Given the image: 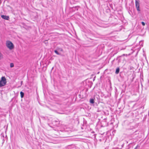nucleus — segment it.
Segmentation results:
<instances>
[{
    "mask_svg": "<svg viewBox=\"0 0 149 149\" xmlns=\"http://www.w3.org/2000/svg\"><path fill=\"white\" fill-rule=\"evenodd\" d=\"M1 17L2 19L6 20H8L9 19V17L8 16H7L5 15H2L1 16Z\"/></svg>",
    "mask_w": 149,
    "mask_h": 149,
    "instance_id": "obj_3",
    "label": "nucleus"
},
{
    "mask_svg": "<svg viewBox=\"0 0 149 149\" xmlns=\"http://www.w3.org/2000/svg\"><path fill=\"white\" fill-rule=\"evenodd\" d=\"M119 71H120V68L119 67H118L116 69L115 73L116 74H118L119 73Z\"/></svg>",
    "mask_w": 149,
    "mask_h": 149,
    "instance_id": "obj_6",
    "label": "nucleus"
},
{
    "mask_svg": "<svg viewBox=\"0 0 149 149\" xmlns=\"http://www.w3.org/2000/svg\"><path fill=\"white\" fill-rule=\"evenodd\" d=\"M102 140H103V139H99V141L101 142V141H102Z\"/></svg>",
    "mask_w": 149,
    "mask_h": 149,
    "instance_id": "obj_17",
    "label": "nucleus"
},
{
    "mask_svg": "<svg viewBox=\"0 0 149 149\" xmlns=\"http://www.w3.org/2000/svg\"><path fill=\"white\" fill-rule=\"evenodd\" d=\"M20 96L22 98L24 96V93L22 91L20 92Z\"/></svg>",
    "mask_w": 149,
    "mask_h": 149,
    "instance_id": "obj_7",
    "label": "nucleus"
},
{
    "mask_svg": "<svg viewBox=\"0 0 149 149\" xmlns=\"http://www.w3.org/2000/svg\"><path fill=\"white\" fill-rule=\"evenodd\" d=\"M60 50L61 51H63V49H61Z\"/></svg>",
    "mask_w": 149,
    "mask_h": 149,
    "instance_id": "obj_18",
    "label": "nucleus"
},
{
    "mask_svg": "<svg viewBox=\"0 0 149 149\" xmlns=\"http://www.w3.org/2000/svg\"><path fill=\"white\" fill-rule=\"evenodd\" d=\"M54 52L57 55H60L61 54L57 50H55Z\"/></svg>",
    "mask_w": 149,
    "mask_h": 149,
    "instance_id": "obj_12",
    "label": "nucleus"
},
{
    "mask_svg": "<svg viewBox=\"0 0 149 149\" xmlns=\"http://www.w3.org/2000/svg\"><path fill=\"white\" fill-rule=\"evenodd\" d=\"M22 81L21 82V83H22Z\"/></svg>",
    "mask_w": 149,
    "mask_h": 149,
    "instance_id": "obj_21",
    "label": "nucleus"
},
{
    "mask_svg": "<svg viewBox=\"0 0 149 149\" xmlns=\"http://www.w3.org/2000/svg\"><path fill=\"white\" fill-rule=\"evenodd\" d=\"M78 7H79V6H75V7H73L72 8V10L74 11L75 10H78V8H77Z\"/></svg>",
    "mask_w": 149,
    "mask_h": 149,
    "instance_id": "obj_8",
    "label": "nucleus"
},
{
    "mask_svg": "<svg viewBox=\"0 0 149 149\" xmlns=\"http://www.w3.org/2000/svg\"><path fill=\"white\" fill-rule=\"evenodd\" d=\"M7 81L5 77H1L0 80V87H1L5 86L6 83Z\"/></svg>",
    "mask_w": 149,
    "mask_h": 149,
    "instance_id": "obj_1",
    "label": "nucleus"
},
{
    "mask_svg": "<svg viewBox=\"0 0 149 149\" xmlns=\"http://www.w3.org/2000/svg\"><path fill=\"white\" fill-rule=\"evenodd\" d=\"M136 7V9L137 11L138 12H140L141 11V10L140 9L139 7Z\"/></svg>",
    "mask_w": 149,
    "mask_h": 149,
    "instance_id": "obj_11",
    "label": "nucleus"
},
{
    "mask_svg": "<svg viewBox=\"0 0 149 149\" xmlns=\"http://www.w3.org/2000/svg\"><path fill=\"white\" fill-rule=\"evenodd\" d=\"M135 6L136 7H139V0H135Z\"/></svg>",
    "mask_w": 149,
    "mask_h": 149,
    "instance_id": "obj_4",
    "label": "nucleus"
},
{
    "mask_svg": "<svg viewBox=\"0 0 149 149\" xmlns=\"http://www.w3.org/2000/svg\"><path fill=\"white\" fill-rule=\"evenodd\" d=\"M125 54H123L121 56H119V57H117V58H116V60H118V58L120 57H121L123 56H125Z\"/></svg>",
    "mask_w": 149,
    "mask_h": 149,
    "instance_id": "obj_15",
    "label": "nucleus"
},
{
    "mask_svg": "<svg viewBox=\"0 0 149 149\" xmlns=\"http://www.w3.org/2000/svg\"><path fill=\"white\" fill-rule=\"evenodd\" d=\"M10 66L11 68H13L14 67V65L13 63H11L10 64Z\"/></svg>",
    "mask_w": 149,
    "mask_h": 149,
    "instance_id": "obj_13",
    "label": "nucleus"
},
{
    "mask_svg": "<svg viewBox=\"0 0 149 149\" xmlns=\"http://www.w3.org/2000/svg\"><path fill=\"white\" fill-rule=\"evenodd\" d=\"M94 99L95 98H91L89 100V102L91 104H93L94 103Z\"/></svg>",
    "mask_w": 149,
    "mask_h": 149,
    "instance_id": "obj_5",
    "label": "nucleus"
},
{
    "mask_svg": "<svg viewBox=\"0 0 149 149\" xmlns=\"http://www.w3.org/2000/svg\"><path fill=\"white\" fill-rule=\"evenodd\" d=\"M6 46L10 50L14 48V46L13 44L10 41H8L6 43Z\"/></svg>",
    "mask_w": 149,
    "mask_h": 149,
    "instance_id": "obj_2",
    "label": "nucleus"
},
{
    "mask_svg": "<svg viewBox=\"0 0 149 149\" xmlns=\"http://www.w3.org/2000/svg\"><path fill=\"white\" fill-rule=\"evenodd\" d=\"M22 81L21 82V83H22Z\"/></svg>",
    "mask_w": 149,
    "mask_h": 149,
    "instance_id": "obj_20",
    "label": "nucleus"
},
{
    "mask_svg": "<svg viewBox=\"0 0 149 149\" xmlns=\"http://www.w3.org/2000/svg\"><path fill=\"white\" fill-rule=\"evenodd\" d=\"M141 24L143 26H145V22H141Z\"/></svg>",
    "mask_w": 149,
    "mask_h": 149,
    "instance_id": "obj_14",
    "label": "nucleus"
},
{
    "mask_svg": "<svg viewBox=\"0 0 149 149\" xmlns=\"http://www.w3.org/2000/svg\"><path fill=\"white\" fill-rule=\"evenodd\" d=\"M136 132H137V130H135V131H134V133H136Z\"/></svg>",
    "mask_w": 149,
    "mask_h": 149,
    "instance_id": "obj_19",
    "label": "nucleus"
},
{
    "mask_svg": "<svg viewBox=\"0 0 149 149\" xmlns=\"http://www.w3.org/2000/svg\"><path fill=\"white\" fill-rule=\"evenodd\" d=\"M138 147V145H137L136 147L134 148V149H137Z\"/></svg>",
    "mask_w": 149,
    "mask_h": 149,
    "instance_id": "obj_16",
    "label": "nucleus"
},
{
    "mask_svg": "<svg viewBox=\"0 0 149 149\" xmlns=\"http://www.w3.org/2000/svg\"><path fill=\"white\" fill-rule=\"evenodd\" d=\"M124 146V144L123 143L121 145V146L120 148L117 147L116 148H113V149H121Z\"/></svg>",
    "mask_w": 149,
    "mask_h": 149,
    "instance_id": "obj_9",
    "label": "nucleus"
},
{
    "mask_svg": "<svg viewBox=\"0 0 149 149\" xmlns=\"http://www.w3.org/2000/svg\"><path fill=\"white\" fill-rule=\"evenodd\" d=\"M131 143L128 144L127 146V147H126V148H125V149H130L131 147V146H130V144Z\"/></svg>",
    "mask_w": 149,
    "mask_h": 149,
    "instance_id": "obj_10",
    "label": "nucleus"
}]
</instances>
